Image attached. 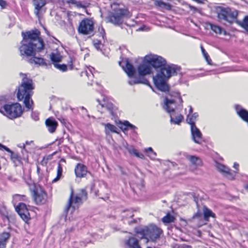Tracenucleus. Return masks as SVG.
<instances>
[{"mask_svg": "<svg viewBox=\"0 0 248 248\" xmlns=\"http://www.w3.org/2000/svg\"><path fill=\"white\" fill-rule=\"evenodd\" d=\"M155 4L160 7H167L168 9H170V5L169 4H167L162 1H157L155 2Z\"/></svg>", "mask_w": 248, "mask_h": 248, "instance_id": "42", "label": "nucleus"}, {"mask_svg": "<svg viewBox=\"0 0 248 248\" xmlns=\"http://www.w3.org/2000/svg\"><path fill=\"white\" fill-rule=\"evenodd\" d=\"M244 188H245V189L247 191H248V184L244 186Z\"/></svg>", "mask_w": 248, "mask_h": 248, "instance_id": "59", "label": "nucleus"}, {"mask_svg": "<svg viewBox=\"0 0 248 248\" xmlns=\"http://www.w3.org/2000/svg\"><path fill=\"white\" fill-rule=\"evenodd\" d=\"M126 245L129 248H141L138 240L134 237H129L126 241Z\"/></svg>", "mask_w": 248, "mask_h": 248, "instance_id": "25", "label": "nucleus"}, {"mask_svg": "<svg viewBox=\"0 0 248 248\" xmlns=\"http://www.w3.org/2000/svg\"><path fill=\"white\" fill-rule=\"evenodd\" d=\"M216 13L219 20H223L229 23L235 21L238 16L236 10H232L229 7L218 6L216 8Z\"/></svg>", "mask_w": 248, "mask_h": 248, "instance_id": "6", "label": "nucleus"}, {"mask_svg": "<svg viewBox=\"0 0 248 248\" xmlns=\"http://www.w3.org/2000/svg\"><path fill=\"white\" fill-rule=\"evenodd\" d=\"M193 113H193L192 108L190 106V108H189V113H188V114H193Z\"/></svg>", "mask_w": 248, "mask_h": 248, "instance_id": "51", "label": "nucleus"}, {"mask_svg": "<svg viewBox=\"0 0 248 248\" xmlns=\"http://www.w3.org/2000/svg\"><path fill=\"white\" fill-rule=\"evenodd\" d=\"M54 66L62 72H65L67 70V66L66 64L60 63H52Z\"/></svg>", "mask_w": 248, "mask_h": 248, "instance_id": "35", "label": "nucleus"}, {"mask_svg": "<svg viewBox=\"0 0 248 248\" xmlns=\"http://www.w3.org/2000/svg\"><path fill=\"white\" fill-rule=\"evenodd\" d=\"M16 211L22 220L28 224L31 217L26 204L23 202L19 203L16 207Z\"/></svg>", "mask_w": 248, "mask_h": 248, "instance_id": "13", "label": "nucleus"}, {"mask_svg": "<svg viewBox=\"0 0 248 248\" xmlns=\"http://www.w3.org/2000/svg\"><path fill=\"white\" fill-rule=\"evenodd\" d=\"M62 123H64L65 122V119H58Z\"/></svg>", "mask_w": 248, "mask_h": 248, "instance_id": "60", "label": "nucleus"}, {"mask_svg": "<svg viewBox=\"0 0 248 248\" xmlns=\"http://www.w3.org/2000/svg\"><path fill=\"white\" fill-rule=\"evenodd\" d=\"M128 12L126 9H116L109 15L108 21L114 25H119L122 23L123 17L127 15Z\"/></svg>", "mask_w": 248, "mask_h": 248, "instance_id": "10", "label": "nucleus"}, {"mask_svg": "<svg viewBox=\"0 0 248 248\" xmlns=\"http://www.w3.org/2000/svg\"><path fill=\"white\" fill-rule=\"evenodd\" d=\"M74 173L76 178H83L86 177L88 173L91 174L88 167L84 164L78 163L75 166Z\"/></svg>", "mask_w": 248, "mask_h": 248, "instance_id": "14", "label": "nucleus"}, {"mask_svg": "<svg viewBox=\"0 0 248 248\" xmlns=\"http://www.w3.org/2000/svg\"><path fill=\"white\" fill-rule=\"evenodd\" d=\"M5 147V145H4L0 143V150L3 151V149Z\"/></svg>", "mask_w": 248, "mask_h": 248, "instance_id": "52", "label": "nucleus"}, {"mask_svg": "<svg viewBox=\"0 0 248 248\" xmlns=\"http://www.w3.org/2000/svg\"><path fill=\"white\" fill-rule=\"evenodd\" d=\"M20 54L26 57L34 56L36 51H40L42 49H38L32 43L24 40L21 42V46L19 47Z\"/></svg>", "mask_w": 248, "mask_h": 248, "instance_id": "9", "label": "nucleus"}, {"mask_svg": "<svg viewBox=\"0 0 248 248\" xmlns=\"http://www.w3.org/2000/svg\"><path fill=\"white\" fill-rule=\"evenodd\" d=\"M22 77L21 84L19 85L17 91V98L18 101L23 100L25 107L28 109H33V100L31 96L33 94L34 85L31 78H28L26 74L20 73Z\"/></svg>", "mask_w": 248, "mask_h": 248, "instance_id": "2", "label": "nucleus"}, {"mask_svg": "<svg viewBox=\"0 0 248 248\" xmlns=\"http://www.w3.org/2000/svg\"><path fill=\"white\" fill-rule=\"evenodd\" d=\"M187 158L193 165L196 167L202 166L203 165L202 161L199 157L195 155H188L187 156Z\"/></svg>", "mask_w": 248, "mask_h": 248, "instance_id": "27", "label": "nucleus"}, {"mask_svg": "<svg viewBox=\"0 0 248 248\" xmlns=\"http://www.w3.org/2000/svg\"><path fill=\"white\" fill-rule=\"evenodd\" d=\"M64 163L66 164V160L64 158H62L58 162L57 164V167L56 169V176L52 180V183H55L59 181L63 176V165L62 163Z\"/></svg>", "mask_w": 248, "mask_h": 248, "instance_id": "18", "label": "nucleus"}, {"mask_svg": "<svg viewBox=\"0 0 248 248\" xmlns=\"http://www.w3.org/2000/svg\"><path fill=\"white\" fill-rule=\"evenodd\" d=\"M201 50L202 51V53L205 58V60L207 62H210L211 59H210L208 53L206 52L205 50L204 49L202 46H201Z\"/></svg>", "mask_w": 248, "mask_h": 248, "instance_id": "41", "label": "nucleus"}, {"mask_svg": "<svg viewBox=\"0 0 248 248\" xmlns=\"http://www.w3.org/2000/svg\"><path fill=\"white\" fill-rule=\"evenodd\" d=\"M75 64H77L78 66L79 65V63H75Z\"/></svg>", "mask_w": 248, "mask_h": 248, "instance_id": "63", "label": "nucleus"}, {"mask_svg": "<svg viewBox=\"0 0 248 248\" xmlns=\"http://www.w3.org/2000/svg\"><path fill=\"white\" fill-rule=\"evenodd\" d=\"M102 107L105 108L109 112L112 116H115V113L114 111L113 105L111 103H107L102 105Z\"/></svg>", "mask_w": 248, "mask_h": 248, "instance_id": "34", "label": "nucleus"}, {"mask_svg": "<svg viewBox=\"0 0 248 248\" xmlns=\"http://www.w3.org/2000/svg\"><path fill=\"white\" fill-rule=\"evenodd\" d=\"M141 81L140 80H135L134 81V83L135 84H138V83H141Z\"/></svg>", "mask_w": 248, "mask_h": 248, "instance_id": "55", "label": "nucleus"}, {"mask_svg": "<svg viewBox=\"0 0 248 248\" xmlns=\"http://www.w3.org/2000/svg\"><path fill=\"white\" fill-rule=\"evenodd\" d=\"M190 8L191 9H193V8L194 9V8H194V7H193V6H190Z\"/></svg>", "mask_w": 248, "mask_h": 248, "instance_id": "62", "label": "nucleus"}, {"mask_svg": "<svg viewBox=\"0 0 248 248\" xmlns=\"http://www.w3.org/2000/svg\"><path fill=\"white\" fill-rule=\"evenodd\" d=\"M23 40L32 43L39 49L44 48V42L40 37V32L38 30L27 31L22 33Z\"/></svg>", "mask_w": 248, "mask_h": 248, "instance_id": "7", "label": "nucleus"}, {"mask_svg": "<svg viewBox=\"0 0 248 248\" xmlns=\"http://www.w3.org/2000/svg\"><path fill=\"white\" fill-rule=\"evenodd\" d=\"M73 64H74V63H71V64H70V65L69 66V69L70 70H73L74 69H75L76 70L79 69L78 67H77L76 65H74V66H76V67L74 68Z\"/></svg>", "mask_w": 248, "mask_h": 248, "instance_id": "47", "label": "nucleus"}, {"mask_svg": "<svg viewBox=\"0 0 248 248\" xmlns=\"http://www.w3.org/2000/svg\"><path fill=\"white\" fill-rule=\"evenodd\" d=\"M137 220L133 219L132 220H131V221L130 222H129V224H130L131 223H137Z\"/></svg>", "mask_w": 248, "mask_h": 248, "instance_id": "54", "label": "nucleus"}, {"mask_svg": "<svg viewBox=\"0 0 248 248\" xmlns=\"http://www.w3.org/2000/svg\"><path fill=\"white\" fill-rule=\"evenodd\" d=\"M34 59H36V60H38V61H39V62H43V61H44V60H43V59H42V58H38V57H34ZM33 61H34V62H37L35 61V60H33Z\"/></svg>", "mask_w": 248, "mask_h": 248, "instance_id": "50", "label": "nucleus"}, {"mask_svg": "<svg viewBox=\"0 0 248 248\" xmlns=\"http://www.w3.org/2000/svg\"><path fill=\"white\" fill-rule=\"evenodd\" d=\"M141 61H142V62H166V60L163 57L152 54L146 55L144 58H139L135 61V62H139Z\"/></svg>", "mask_w": 248, "mask_h": 248, "instance_id": "16", "label": "nucleus"}, {"mask_svg": "<svg viewBox=\"0 0 248 248\" xmlns=\"http://www.w3.org/2000/svg\"><path fill=\"white\" fill-rule=\"evenodd\" d=\"M63 2L67 3H72L73 4H77V6H78L79 7H82L80 3H78L77 1L75 0H63Z\"/></svg>", "mask_w": 248, "mask_h": 248, "instance_id": "43", "label": "nucleus"}, {"mask_svg": "<svg viewBox=\"0 0 248 248\" xmlns=\"http://www.w3.org/2000/svg\"><path fill=\"white\" fill-rule=\"evenodd\" d=\"M56 153V152H53L51 154L46 155L44 156L40 162V164H41V165H42L43 166H46L47 165V163H48V162L50 160L52 159L53 156L54 155H55Z\"/></svg>", "mask_w": 248, "mask_h": 248, "instance_id": "32", "label": "nucleus"}, {"mask_svg": "<svg viewBox=\"0 0 248 248\" xmlns=\"http://www.w3.org/2000/svg\"><path fill=\"white\" fill-rule=\"evenodd\" d=\"M35 64H38L39 65H46V63H44V62H42V63H35Z\"/></svg>", "mask_w": 248, "mask_h": 248, "instance_id": "57", "label": "nucleus"}, {"mask_svg": "<svg viewBox=\"0 0 248 248\" xmlns=\"http://www.w3.org/2000/svg\"><path fill=\"white\" fill-rule=\"evenodd\" d=\"M23 112L21 105L18 103L5 104L0 106V112L10 119L20 117Z\"/></svg>", "mask_w": 248, "mask_h": 248, "instance_id": "4", "label": "nucleus"}, {"mask_svg": "<svg viewBox=\"0 0 248 248\" xmlns=\"http://www.w3.org/2000/svg\"><path fill=\"white\" fill-rule=\"evenodd\" d=\"M195 216L198 217H200L201 216V214L200 213H197L196 215H195Z\"/></svg>", "mask_w": 248, "mask_h": 248, "instance_id": "56", "label": "nucleus"}, {"mask_svg": "<svg viewBox=\"0 0 248 248\" xmlns=\"http://www.w3.org/2000/svg\"><path fill=\"white\" fill-rule=\"evenodd\" d=\"M3 150L7 151L10 154V159L15 167L23 166V161L28 162V157H21L17 153L14 152L6 146L3 149Z\"/></svg>", "mask_w": 248, "mask_h": 248, "instance_id": "12", "label": "nucleus"}, {"mask_svg": "<svg viewBox=\"0 0 248 248\" xmlns=\"http://www.w3.org/2000/svg\"><path fill=\"white\" fill-rule=\"evenodd\" d=\"M0 214L3 220H10V215L5 207L0 208Z\"/></svg>", "mask_w": 248, "mask_h": 248, "instance_id": "33", "label": "nucleus"}, {"mask_svg": "<svg viewBox=\"0 0 248 248\" xmlns=\"http://www.w3.org/2000/svg\"><path fill=\"white\" fill-rule=\"evenodd\" d=\"M10 237V233L9 232H3L1 233L0 241L2 242H5V243H7L8 239Z\"/></svg>", "mask_w": 248, "mask_h": 248, "instance_id": "39", "label": "nucleus"}, {"mask_svg": "<svg viewBox=\"0 0 248 248\" xmlns=\"http://www.w3.org/2000/svg\"><path fill=\"white\" fill-rule=\"evenodd\" d=\"M33 3L34 6V14L39 18L40 12L46 4V0H33Z\"/></svg>", "mask_w": 248, "mask_h": 248, "instance_id": "21", "label": "nucleus"}, {"mask_svg": "<svg viewBox=\"0 0 248 248\" xmlns=\"http://www.w3.org/2000/svg\"><path fill=\"white\" fill-rule=\"evenodd\" d=\"M154 68L157 73L153 77L155 87L159 91L166 92L169 90L167 81L171 77L182 74V68L178 65L168 63H140L137 67L139 78H143L152 73Z\"/></svg>", "mask_w": 248, "mask_h": 248, "instance_id": "1", "label": "nucleus"}, {"mask_svg": "<svg viewBox=\"0 0 248 248\" xmlns=\"http://www.w3.org/2000/svg\"><path fill=\"white\" fill-rule=\"evenodd\" d=\"M175 220V217L169 212H168L166 215L162 218V221L165 224L174 222Z\"/></svg>", "mask_w": 248, "mask_h": 248, "instance_id": "30", "label": "nucleus"}, {"mask_svg": "<svg viewBox=\"0 0 248 248\" xmlns=\"http://www.w3.org/2000/svg\"><path fill=\"white\" fill-rule=\"evenodd\" d=\"M176 96H177L178 97V99H179V102L182 104L183 103V100H182V98L181 96V95L179 93H176Z\"/></svg>", "mask_w": 248, "mask_h": 248, "instance_id": "48", "label": "nucleus"}, {"mask_svg": "<svg viewBox=\"0 0 248 248\" xmlns=\"http://www.w3.org/2000/svg\"><path fill=\"white\" fill-rule=\"evenodd\" d=\"M203 214L204 219L206 221H209L210 217H216V214L205 206L203 207Z\"/></svg>", "mask_w": 248, "mask_h": 248, "instance_id": "28", "label": "nucleus"}, {"mask_svg": "<svg viewBox=\"0 0 248 248\" xmlns=\"http://www.w3.org/2000/svg\"><path fill=\"white\" fill-rule=\"evenodd\" d=\"M123 70L129 78H134L136 74V69L132 63H119Z\"/></svg>", "mask_w": 248, "mask_h": 248, "instance_id": "17", "label": "nucleus"}, {"mask_svg": "<svg viewBox=\"0 0 248 248\" xmlns=\"http://www.w3.org/2000/svg\"><path fill=\"white\" fill-rule=\"evenodd\" d=\"M182 247L183 248H190L191 246L186 245H183Z\"/></svg>", "mask_w": 248, "mask_h": 248, "instance_id": "53", "label": "nucleus"}, {"mask_svg": "<svg viewBox=\"0 0 248 248\" xmlns=\"http://www.w3.org/2000/svg\"><path fill=\"white\" fill-rule=\"evenodd\" d=\"M198 116L199 115L197 112L192 114H188L186 116V123L190 125V127L196 125L195 123Z\"/></svg>", "mask_w": 248, "mask_h": 248, "instance_id": "26", "label": "nucleus"}, {"mask_svg": "<svg viewBox=\"0 0 248 248\" xmlns=\"http://www.w3.org/2000/svg\"><path fill=\"white\" fill-rule=\"evenodd\" d=\"M147 248H152L148 247Z\"/></svg>", "mask_w": 248, "mask_h": 248, "instance_id": "64", "label": "nucleus"}, {"mask_svg": "<svg viewBox=\"0 0 248 248\" xmlns=\"http://www.w3.org/2000/svg\"><path fill=\"white\" fill-rule=\"evenodd\" d=\"M87 199L88 193L85 189H79L78 192L76 194L74 193V190L72 189L65 208V211L68 212L70 208H72L74 210L78 209L83 202L86 201Z\"/></svg>", "mask_w": 248, "mask_h": 248, "instance_id": "3", "label": "nucleus"}, {"mask_svg": "<svg viewBox=\"0 0 248 248\" xmlns=\"http://www.w3.org/2000/svg\"><path fill=\"white\" fill-rule=\"evenodd\" d=\"M119 124L121 125H124L125 127L124 128V130H127L128 127L130 128L131 129H135L136 128V127L131 124L128 121H125L124 122H122L121 121L119 122Z\"/></svg>", "mask_w": 248, "mask_h": 248, "instance_id": "37", "label": "nucleus"}, {"mask_svg": "<svg viewBox=\"0 0 248 248\" xmlns=\"http://www.w3.org/2000/svg\"><path fill=\"white\" fill-rule=\"evenodd\" d=\"M45 124L48 131L50 133H54L58 126V122L53 117H49L46 119L45 121Z\"/></svg>", "mask_w": 248, "mask_h": 248, "instance_id": "19", "label": "nucleus"}, {"mask_svg": "<svg viewBox=\"0 0 248 248\" xmlns=\"http://www.w3.org/2000/svg\"><path fill=\"white\" fill-rule=\"evenodd\" d=\"M216 167L220 173H222L223 175L226 176H232V174L231 172V170L230 168L226 167L223 164H222L220 163L217 162L216 164Z\"/></svg>", "mask_w": 248, "mask_h": 248, "instance_id": "23", "label": "nucleus"}, {"mask_svg": "<svg viewBox=\"0 0 248 248\" xmlns=\"http://www.w3.org/2000/svg\"><path fill=\"white\" fill-rule=\"evenodd\" d=\"M162 233L161 229L156 226H153L148 228L147 238L153 242H156L157 239L160 238Z\"/></svg>", "mask_w": 248, "mask_h": 248, "instance_id": "15", "label": "nucleus"}, {"mask_svg": "<svg viewBox=\"0 0 248 248\" xmlns=\"http://www.w3.org/2000/svg\"><path fill=\"white\" fill-rule=\"evenodd\" d=\"M176 101L174 99L170 100L168 98L165 99V105L166 111L170 114V121L171 123L175 124H180L184 120V117L182 114H179L175 118L172 117L173 114L175 112V108L171 107V105L175 104Z\"/></svg>", "mask_w": 248, "mask_h": 248, "instance_id": "8", "label": "nucleus"}, {"mask_svg": "<svg viewBox=\"0 0 248 248\" xmlns=\"http://www.w3.org/2000/svg\"><path fill=\"white\" fill-rule=\"evenodd\" d=\"M190 131L193 141L197 143H200L202 139V134L196 125L190 127Z\"/></svg>", "mask_w": 248, "mask_h": 248, "instance_id": "20", "label": "nucleus"}, {"mask_svg": "<svg viewBox=\"0 0 248 248\" xmlns=\"http://www.w3.org/2000/svg\"><path fill=\"white\" fill-rule=\"evenodd\" d=\"M6 5V1L4 0H0V6L4 8L5 7Z\"/></svg>", "mask_w": 248, "mask_h": 248, "instance_id": "46", "label": "nucleus"}, {"mask_svg": "<svg viewBox=\"0 0 248 248\" xmlns=\"http://www.w3.org/2000/svg\"><path fill=\"white\" fill-rule=\"evenodd\" d=\"M94 30V23L89 18H85L79 23L78 28L79 33L84 35H91Z\"/></svg>", "mask_w": 248, "mask_h": 248, "instance_id": "11", "label": "nucleus"}, {"mask_svg": "<svg viewBox=\"0 0 248 248\" xmlns=\"http://www.w3.org/2000/svg\"><path fill=\"white\" fill-rule=\"evenodd\" d=\"M101 45V44L98 41H97V42H94L93 44L94 46L98 50L100 49Z\"/></svg>", "mask_w": 248, "mask_h": 248, "instance_id": "44", "label": "nucleus"}, {"mask_svg": "<svg viewBox=\"0 0 248 248\" xmlns=\"http://www.w3.org/2000/svg\"><path fill=\"white\" fill-rule=\"evenodd\" d=\"M237 23L240 25L242 27L244 28L248 31V16H246L243 21H236Z\"/></svg>", "mask_w": 248, "mask_h": 248, "instance_id": "36", "label": "nucleus"}, {"mask_svg": "<svg viewBox=\"0 0 248 248\" xmlns=\"http://www.w3.org/2000/svg\"><path fill=\"white\" fill-rule=\"evenodd\" d=\"M6 245V243H5V242L0 241V248H5Z\"/></svg>", "mask_w": 248, "mask_h": 248, "instance_id": "49", "label": "nucleus"}, {"mask_svg": "<svg viewBox=\"0 0 248 248\" xmlns=\"http://www.w3.org/2000/svg\"><path fill=\"white\" fill-rule=\"evenodd\" d=\"M40 168L38 166H37V173L38 174L40 173Z\"/></svg>", "mask_w": 248, "mask_h": 248, "instance_id": "58", "label": "nucleus"}, {"mask_svg": "<svg viewBox=\"0 0 248 248\" xmlns=\"http://www.w3.org/2000/svg\"><path fill=\"white\" fill-rule=\"evenodd\" d=\"M144 152L146 153L150 157H154L156 155V154L153 151L152 147H148L144 149Z\"/></svg>", "mask_w": 248, "mask_h": 248, "instance_id": "38", "label": "nucleus"}, {"mask_svg": "<svg viewBox=\"0 0 248 248\" xmlns=\"http://www.w3.org/2000/svg\"><path fill=\"white\" fill-rule=\"evenodd\" d=\"M50 58L52 62H60L62 60V56L57 50H54L50 55Z\"/></svg>", "mask_w": 248, "mask_h": 248, "instance_id": "24", "label": "nucleus"}, {"mask_svg": "<svg viewBox=\"0 0 248 248\" xmlns=\"http://www.w3.org/2000/svg\"><path fill=\"white\" fill-rule=\"evenodd\" d=\"M105 126V133L106 135H108L110 132L113 133H118L117 131V127L114 125L110 124L107 123L106 124H103Z\"/></svg>", "mask_w": 248, "mask_h": 248, "instance_id": "29", "label": "nucleus"}, {"mask_svg": "<svg viewBox=\"0 0 248 248\" xmlns=\"http://www.w3.org/2000/svg\"><path fill=\"white\" fill-rule=\"evenodd\" d=\"M33 142V141H30H30H26V144L27 145H28V144H30V142Z\"/></svg>", "mask_w": 248, "mask_h": 248, "instance_id": "61", "label": "nucleus"}, {"mask_svg": "<svg viewBox=\"0 0 248 248\" xmlns=\"http://www.w3.org/2000/svg\"><path fill=\"white\" fill-rule=\"evenodd\" d=\"M31 192L32 200L36 205H43L47 203V193L40 185L34 184L31 189Z\"/></svg>", "mask_w": 248, "mask_h": 248, "instance_id": "5", "label": "nucleus"}, {"mask_svg": "<svg viewBox=\"0 0 248 248\" xmlns=\"http://www.w3.org/2000/svg\"><path fill=\"white\" fill-rule=\"evenodd\" d=\"M148 227L140 228L137 227L135 228V232L136 234L140 239H146L148 241L147 238Z\"/></svg>", "mask_w": 248, "mask_h": 248, "instance_id": "22", "label": "nucleus"}, {"mask_svg": "<svg viewBox=\"0 0 248 248\" xmlns=\"http://www.w3.org/2000/svg\"><path fill=\"white\" fill-rule=\"evenodd\" d=\"M129 152L131 154H133L136 157L140 159H144L145 158L144 155L142 153H139L136 149H133L129 150Z\"/></svg>", "mask_w": 248, "mask_h": 248, "instance_id": "40", "label": "nucleus"}, {"mask_svg": "<svg viewBox=\"0 0 248 248\" xmlns=\"http://www.w3.org/2000/svg\"><path fill=\"white\" fill-rule=\"evenodd\" d=\"M210 26L211 27V30L216 33H218L219 34H223L224 35L226 34V32L225 31L223 30L221 27L218 26L216 25H214L212 24H210Z\"/></svg>", "mask_w": 248, "mask_h": 248, "instance_id": "31", "label": "nucleus"}, {"mask_svg": "<svg viewBox=\"0 0 248 248\" xmlns=\"http://www.w3.org/2000/svg\"><path fill=\"white\" fill-rule=\"evenodd\" d=\"M15 196L16 197H21V199L23 201H28V198L26 196H25L24 195H19V194H16V195H15Z\"/></svg>", "mask_w": 248, "mask_h": 248, "instance_id": "45", "label": "nucleus"}]
</instances>
